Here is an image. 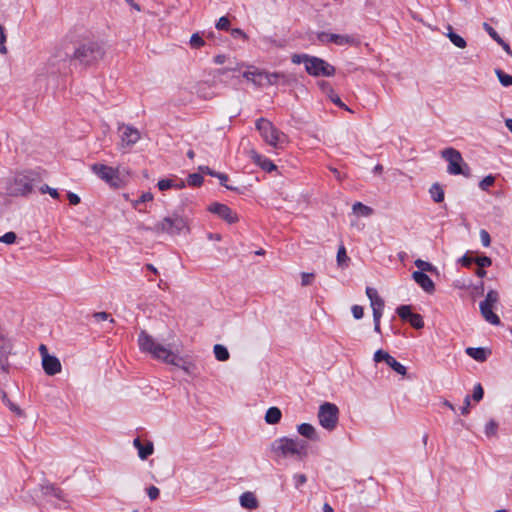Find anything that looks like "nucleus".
I'll return each instance as SVG.
<instances>
[{"mask_svg": "<svg viewBox=\"0 0 512 512\" xmlns=\"http://www.w3.org/2000/svg\"><path fill=\"white\" fill-rule=\"evenodd\" d=\"M270 450L276 460L286 458L303 460L308 455V443L298 437H281L271 443Z\"/></svg>", "mask_w": 512, "mask_h": 512, "instance_id": "obj_1", "label": "nucleus"}, {"mask_svg": "<svg viewBox=\"0 0 512 512\" xmlns=\"http://www.w3.org/2000/svg\"><path fill=\"white\" fill-rule=\"evenodd\" d=\"M106 51L104 44L98 40H88L80 44L74 51L73 59L81 65L93 66L103 60Z\"/></svg>", "mask_w": 512, "mask_h": 512, "instance_id": "obj_2", "label": "nucleus"}, {"mask_svg": "<svg viewBox=\"0 0 512 512\" xmlns=\"http://www.w3.org/2000/svg\"><path fill=\"white\" fill-rule=\"evenodd\" d=\"M291 61L294 64L304 63L306 72L314 77H331L336 72L335 67L322 58L310 56L308 54H294L291 57Z\"/></svg>", "mask_w": 512, "mask_h": 512, "instance_id": "obj_3", "label": "nucleus"}, {"mask_svg": "<svg viewBox=\"0 0 512 512\" xmlns=\"http://www.w3.org/2000/svg\"><path fill=\"white\" fill-rule=\"evenodd\" d=\"M145 230H153L156 233H167L169 235H177L183 231H189L187 220L177 214L165 217L158 222L153 228L146 227Z\"/></svg>", "mask_w": 512, "mask_h": 512, "instance_id": "obj_4", "label": "nucleus"}, {"mask_svg": "<svg viewBox=\"0 0 512 512\" xmlns=\"http://www.w3.org/2000/svg\"><path fill=\"white\" fill-rule=\"evenodd\" d=\"M34 180L35 178L33 172L16 174L8 187L9 195L15 197L27 196L33 191Z\"/></svg>", "mask_w": 512, "mask_h": 512, "instance_id": "obj_5", "label": "nucleus"}, {"mask_svg": "<svg viewBox=\"0 0 512 512\" xmlns=\"http://www.w3.org/2000/svg\"><path fill=\"white\" fill-rule=\"evenodd\" d=\"M256 128L260 132L264 141L273 146L277 147L285 141V134L280 132L275 126L265 118H259L256 121Z\"/></svg>", "mask_w": 512, "mask_h": 512, "instance_id": "obj_6", "label": "nucleus"}, {"mask_svg": "<svg viewBox=\"0 0 512 512\" xmlns=\"http://www.w3.org/2000/svg\"><path fill=\"white\" fill-rule=\"evenodd\" d=\"M441 156L448 162L447 172L451 175H465L468 176L463 170V166L468 169L467 164L464 162L461 153L455 148L449 147L441 151Z\"/></svg>", "mask_w": 512, "mask_h": 512, "instance_id": "obj_7", "label": "nucleus"}, {"mask_svg": "<svg viewBox=\"0 0 512 512\" xmlns=\"http://www.w3.org/2000/svg\"><path fill=\"white\" fill-rule=\"evenodd\" d=\"M153 358L175 368L182 369L186 374H194L195 365L182 354H152Z\"/></svg>", "mask_w": 512, "mask_h": 512, "instance_id": "obj_8", "label": "nucleus"}, {"mask_svg": "<svg viewBox=\"0 0 512 512\" xmlns=\"http://www.w3.org/2000/svg\"><path fill=\"white\" fill-rule=\"evenodd\" d=\"M318 419L320 425L328 430L332 431L336 428L339 419V409L333 404L326 402L319 408Z\"/></svg>", "mask_w": 512, "mask_h": 512, "instance_id": "obj_9", "label": "nucleus"}, {"mask_svg": "<svg viewBox=\"0 0 512 512\" xmlns=\"http://www.w3.org/2000/svg\"><path fill=\"white\" fill-rule=\"evenodd\" d=\"M499 300L496 290H489L485 299L480 303V311L483 318L492 325H499L500 318L493 312L494 305Z\"/></svg>", "mask_w": 512, "mask_h": 512, "instance_id": "obj_10", "label": "nucleus"}, {"mask_svg": "<svg viewBox=\"0 0 512 512\" xmlns=\"http://www.w3.org/2000/svg\"><path fill=\"white\" fill-rule=\"evenodd\" d=\"M92 171L110 186L119 188L122 185V180L119 176V170L104 164H93Z\"/></svg>", "mask_w": 512, "mask_h": 512, "instance_id": "obj_11", "label": "nucleus"}, {"mask_svg": "<svg viewBox=\"0 0 512 512\" xmlns=\"http://www.w3.org/2000/svg\"><path fill=\"white\" fill-rule=\"evenodd\" d=\"M366 295L368 299L370 300V305L373 310V320H374V326L375 330L377 332L380 331V318L383 314L384 309V300L379 296L377 290L372 287L366 288Z\"/></svg>", "mask_w": 512, "mask_h": 512, "instance_id": "obj_12", "label": "nucleus"}, {"mask_svg": "<svg viewBox=\"0 0 512 512\" xmlns=\"http://www.w3.org/2000/svg\"><path fill=\"white\" fill-rule=\"evenodd\" d=\"M118 131L121 132V145L124 146H133L136 144L140 138L141 134L138 129L129 124H120L118 126Z\"/></svg>", "mask_w": 512, "mask_h": 512, "instance_id": "obj_13", "label": "nucleus"}, {"mask_svg": "<svg viewBox=\"0 0 512 512\" xmlns=\"http://www.w3.org/2000/svg\"><path fill=\"white\" fill-rule=\"evenodd\" d=\"M208 211L213 214H216L219 218H221L222 220L226 221L229 224H234L239 220L237 214L230 207L222 203H212L208 207Z\"/></svg>", "mask_w": 512, "mask_h": 512, "instance_id": "obj_14", "label": "nucleus"}, {"mask_svg": "<svg viewBox=\"0 0 512 512\" xmlns=\"http://www.w3.org/2000/svg\"><path fill=\"white\" fill-rule=\"evenodd\" d=\"M138 343L142 352H171L147 334L144 330L139 333Z\"/></svg>", "mask_w": 512, "mask_h": 512, "instance_id": "obj_15", "label": "nucleus"}, {"mask_svg": "<svg viewBox=\"0 0 512 512\" xmlns=\"http://www.w3.org/2000/svg\"><path fill=\"white\" fill-rule=\"evenodd\" d=\"M42 367L47 375H55L61 371L60 360L53 354H42Z\"/></svg>", "mask_w": 512, "mask_h": 512, "instance_id": "obj_16", "label": "nucleus"}, {"mask_svg": "<svg viewBox=\"0 0 512 512\" xmlns=\"http://www.w3.org/2000/svg\"><path fill=\"white\" fill-rule=\"evenodd\" d=\"M386 362L396 373L400 375L406 374V367L399 363L391 354H374V362Z\"/></svg>", "mask_w": 512, "mask_h": 512, "instance_id": "obj_17", "label": "nucleus"}, {"mask_svg": "<svg viewBox=\"0 0 512 512\" xmlns=\"http://www.w3.org/2000/svg\"><path fill=\"white\" fill-rule=\"evenodd\" d=\"M413 280L427 293H433L435 285L432 279L422 271H414L412 273Z\"/></svg>", "mask_w": 512, "mask_h": 512, "instance_id": "obj_18", "label": "nucleus"}, {"mask_svg": "<svg viewBox=\"0 0 512 512\" xmlns=\"http://www.w3.org/2000/svg\"><path fill=\"white\" fill-rule=\"evenodd\" d=\"M330 43H334L338 46L345 45H359L360 41L356 37L352 35H340V34H330Z\"/></svg>", "mask_w": 512, "mask_h": 512, "instance_id": "obj_19", "label": "nucleus"}, {"mask_svg": "<svg viewBox=\"0 0 512 512\" xmlns=\"http://www.w3.org/2000/svg\"><path fill=\"white\" fill-rule=\"evenodd\" d=\"M134 446L138 450V456L144 460L148 456H150L154 451V446L151 441H148L146 444H143L139 438L134 439Z\"/></svg>", "mask_w": 512, "mask_h": 512, "instance_id": "obj_20", "label": "nucleus"}, {"mask_svg": "<svg viewBox=\"0 0 512 512\" xmlns=\"http://www.w3.org/2000/svg\"><path fill=\"white\" fill-rule=\"evenodd\" d=\"M240 505L245 509H256L259 502L253 492L247 491L241 494L239 498Z\"/></svg>", "mask_w": 512, "mask_h": 512, "instance_id": "obj_21", "label": "nucleus"}, {"mask_svg": "<svg viewBox=\"0 0 512 512\" xmlns=\"http://www.w3.org/2000/svg\"><path fill=\"white\" fill-rule=\"evenodd\" d=\"M265 75V71L259 70L257 68L253 67V70H248L243 73V77L246 78L248 81H251L257 86L263 85V76Z\"/></svg>", "mask_w": 512, "mask_h": 512, "instance_id": "obj_22", "label": "nucleus"}, {"mask_svg": "<svg viewBox=\"0 0 512 512\" xmlns=\"http://www.w3.org/2000/svg\"><path fill=\"white\" fill-rule=\"evenodd\" d=\"M252 159L257 165L267 172H271L276 169V165L271 160L256 152H253Z\"/></svg>", "mask_w": 512, "mask_h": 512, "instance_id": "obj_23", "label": "nucleus"}, {"mask_svg": "<svg viewBox=\"0 0 512 512\" xmlns=\"http://www.w3.org/2000/svg\"><path fill=\"white\" fill-rule=\"evenodd\" d=\"M297 431L300 435H302L308 439L317 440L316 430L309 423H302V424L298 425Z\"/></svg>", "mask_w": 512, "mask_h": 512, "instance_id": "obj_24", "label": "nucleus"}, {"mask_svg": "<svg viewBox=\"0 0 512 512\" xmlns=\"http://www.w3.org/2000/svg\"><path fill=\"white\" fill-rule=\"evenodd\" d=\"M263 79H266L267 84L269 85H276L282 81V83L287 82L286 75L281 72H273L269 73L265 71V75L263 76Z\"/></svg>", "mask_w": 512, "mask_h": 512, "instance_id": "obj_25", "label": "nucleus"}, {"mask_svg": "<svg viewBox=\"0 0 512 512\" xmlns=\"http://www.w3.org/2000/svg\"><path fill=\"white\" fill-rule=\"evenodd\" d=\"M281 410L277 407H270L265 414V421L268 424H277L281 420Z\"/></svg>", "mask_w": 512, "mask_h": 512, "instance_id": "obj_26", "label": "nucleus"}, {"mask_svg": "<svg viewBox=\"0 0 512 512\" xmlns=\"http://www.w3.org/2000/svg\"><path fill=\"white\" fill-rule=\"evenodd\" d=\"M429 193H430L432 199L434 200V202H436V203H440L444 200V190L440 186L439 183H434L430 187Z\"/></svg>", "mask_w": 512, "mask_h": 512, "instance_id": "obj_27", "label": "nucleus"}, {"mask_svg": "<svg viewBox=\"0 0 512 512\" xmlns=\"http://www.w3.org/2000/svg\"><path fill=\"white\" fill-rule=\"evenodd\" d=\"M449 33L447 34L449 40L458 48L464 49L467 43L463 37L452 31V27L449 26Z\"/></svg>", "mask_w": 512, "mask_h": 512, "instance_id": "obj_28", "label": "nucleus"}, {"mask_svg": "<svg viewBox=\"0 0 512 512\" xmlns=\"http://www.w3.org/2000/svg\"><path fill=\"white\" fill-rule=\"evenodd\" d=\"M352 210L354 213L365 217L371 216L374 212V210L371 207L364 205L361 202L354 203Z\"/></svg>", "mask_w": 512, "mask_h": 512, "instance_id": "obj_29", "label": "nucleus"}, {"mask_svg": "<svg viewBox=\"0 0 512 512\" xmlns=\"http://www.w3.org/2000/svg\"><path fill=\"white\" fill-rule=\"evenodd\" d=\"M495 73L497 75V78L499 80V82L504 86V87H509V86H512V76L505 73L504 71H502L501 69H496L495 70Z\"/></svg>", "mask_w": 512, "mask_h": 512, "instance_id": "obj_30", "label": "nucleus"}, {"mask_svg": "<svg viewBox=\"0 0 512 512\" xmlns=\"http://www.w3.org/2000/svg\"><path fill=\"white\" fill-rule=\"evenodd\" d=\"M204 181L203 176L200 173H192L187 177V184L194 187H199Z\"/></svg>", "mask_w": 512, "mask_h": 512, "instance_id": "obj_31", "label": "nucleus"}, {"mask_svg": "<svg viewBox=\"0 0 512 512\" xmlns=\"http://www.w3.org/2000/svg\"><path fill=\"white\" fill-rule=\"evenodd\" d=\"M398 316L403 320L407 321L412 315L411 306L409 305H401L397 308Z\"/></svg>", "mask_w": 512, "mask_h": 512, "instance_id": "obj_32", "label": "nucleus"}, {"mask_svg": "<svg viewBox=\"0 0 512 512\" xmlns=\"http://www.w3.org/2000/svg\"><path fill=\"white\" fill-rule=\"evenodd\" d=\"M414 264L418 269H420V271H422L424 273H425V271H427V272L435 271V267L431 263L426 262L422 259L415 260Z\"/></svg>", "mask_w": 512, "mask_h": 512, "instance_id": "obj_33", "label": "nucleus"}, {"mask_svg": "<svg viewBox=\"0 0 512 512\" xmlns=\"http://www.w3.org/2000/svg\"><path fill=\"white\" fill-rule=\"evenodd\" d=\"M410 325L416 329H420L424 326L423 318L420 314L413 313V315L407 320Z\"/></svg>", "mask_w": 512, "mask_h": 512, "instance_id": "obj_34", "label": "nucleus"}, {"mask_svg": "<svg viewBox=\"0 0 512 512\" xmlns=\"http://www.w3.org/2000/svg\"><path fill=\"white\" fill-rule=\"evenodd\" d=\"M190 45L192 48L198 49L205 45V41L198 33H194L190 38Z\"/></svg>", "mask_w": 512, "mask_h": 512, "instance_id": "obj_35", "label": "nucleus"}, {"mask_svg": "<svg viewBox=\"0 0 512 512\" xmlns=\"http://www.w3.org/2000/svg\"><path fill=\"white\" fill-rule=\"evenodd\" d=\"M349 260L347 256L346 249L343 245H341L337 252V263L339 266H343Z\"/></svg>", "mask_w": 512, "mask_h": 512, "instance_id": "obj_36", "label": "nucleus"}, {"mask_svg": "<svg viewBox=\"0 0 512 512\" xmlns=\"http://www.w3.org/2000/svg\"><path fill=\"white\" fill-rule=\"evenodd\" d=\"M497 430H498V424L495 420H490L486 425H485V434L490 437V436H495L497 434Z\"/></svg>", "mask_w": 512, "mask_h": 512, "instance_id": "obj_37", "label": "nucleus"}, {"mask_svg": "<svg viewBox=\"0 0 512 512\" xmlns=\"http://www.w3.org/2000/svg\"><path fill=\"white\" fill-rule=\"evenodd\" d=\"M93 318L97 321H109V324H114L115 320L111 317V315L107 312H96L93 314Z\"/></svg>", "mask_w": 512, "mask_h": 512, "instance_id": "obj_38", "label": "nucleus"}, {"mask_svg": "<svg viewBox=\"0 0 512 512\" xmlns=\"http://www.w3.org/2000/svg\"><path fill=\"white\" fill-rule=\"evenodd\" d=\"M153 200V194L151 192H144L139 199L132 201V206L137 208L140 203H145Z\"/></svg>", "mask_w": 512, "mask_h": 512, "instance_id": "obj_39", "label": "nucleus"}, {"mask_svg": "<svg viewBox=\"0 0 512 512\" xmlns=\"http://www.w3.org/2000/svg\"><path fill=\"white\" fill-rule=\"evenodd\" d=\"M495 182V177L493 175H488L486 177H484L480 183H479V187L484 190V191H487L489 189L490 186H492Z\"/></svg>", "mask_w": 512, "mask_h": 512, "instance_id": "obj_40", "label": "nucleus"}, {"mask_svg": "<svg viewBox=\"0 0 512 512\" xmlns=\"http://www.w3.org/2000/svg\"><path fill=\"white\" fill-rule=\"evenodd\" d=\"M475 263L478 267L485 268L492 265V260L488 256H479L475 258Z\"/></svg>", "mask_w": 512, "mask_h": 512, "instance_id": "obj_41", "label": "nucleus"}, {"mask_svg": "<svg viewBox=\"0 0 512 512\" xmlns=\"http://www.w3.org/2000/svg\"><path fill=\"white\" fill-rule=\"evenodd\" d=\"M16 239L17 235L12 231L5 233L3 236H0V242L8 245L15 243Z\"/></svg>", "mask_w": 512, "mask_h": 512, "instance_id": "obj_42", "label": "nucleus"}, {"mask_svg": "<svg viewBox=\"0 0 512 512\" xmlns=\"http://www.w3.org/2000/svg\"><path fill=\"white\" fill-rule=\"evenodd\" d=\"M483 28L485 29V31L489 34V36L494 40V41H501V37L500 35L496 32V30L490 26L488 23H483Z\"/></svg>", "mask_w": 512, "mask_h": 512, "instance_id": "obj_43", "label": "nucleus"}, {"mask_svg": "<svg viewBox=\"0 0 512 512\" xmlns=\"http://www.w3.org/2000/svg\"><path fill=\"white\" fill-rule=\"evenodd\" d=\"M157 186L159 190L165 191L174 187V181L171 179H161L158 181Z\"/></svg>", "mask_w": 512, "mask_h": 512, "instance_id": "obj_44", "label": "nucleus"}, {"mask_svg": "<svg viewBox=\"0 0 512 512\" xmlns=\"http://www.w3.org/2000/svg\"><path fill=\"white\" fill-rule=\"evenodd\" d=\"M40 192L42 194L48 193L54 199H58L60 196L56 189L49 187L47 184L40 187Z\"/></svg>", "mask_w": 512, "mask_h": 512, "instance_id": "obj_45", "label": "nucleus"}, {"mask_svg": "<svg viewBox=\"0 0 512 512\" xmlns=\"http://www.w3.org/2000/svg\"><path fill=\"white\" fill-rule=\"evenodd\" d=\"M230 26V21L227 17L222 16L216 23V28L218 30H228Z\"/></svg>", "mask_w": 512, "mask_h": 512, "instance_id": "obj_46", "label": "nucleus"}, {"mask_svg": "<svg viewBox=\"0 0 512 512\" xmlns=\"http://www.w3.org/2000/svg\"><path fill=\"white\" fill-rule=\"evenodd\" d=\"M215 177H216V178H218V179H219V181H220V184H221L222 186H224L225 188H227L228 190H231V191L235 190V188H234V187L229 186V185L227 184V181H228V179H229L227 174L218 172V173H217V175H216Z\"/></svg>", "mask_w": 512, "mask_h": 512, "instance_id": "obj_47", "label": "nucleus"}, {"mask_svg": "<svg viewBox=\"0 0 512 512\" xmlns=\"http://www.w3.org/2000/svg\"><path fill=\"white\" fill-rule=\"evenodd\" d=\"M6 42V34L4 32V28L2 25H0V53L6 54L7 53V47L5 46Z\"/></svg>", "mask_w": 512, "mask_h": 512, "instance_id": "obj_48", "label": "nucleus"}, {"mask_svg": "<svg viewBox=\"0 0 512 512\" xmlns=\"http://www.w3.org/2000/svg\"><path fill=\"white\" fill-rule=\"evenodd\" d=\"M483 395H484V391H483L481 384H479V383L476 384L474 386V390H473V395H472L473 399L475 401H480L483 398Z\"/></svg>", "mask_w": 512, "mask_h": 512, "instance_id": "obj_49", "label": "nucleus"}, {"mask_svg": "<svg viewBox=\"0 0 512 512\" xmlns=\"http://www.w3.org/2000/svg\"><path fill=\"white\" fill-rule=\"evenodd\" d=\"M480 239L484 247H488L491 244V238L489 233L485 229L480 230Z\"/></svg>", "mask_w": 512, "mask_h": 512, "instance_id": "obj_50", "label": "nucleus"}, {"mask_svg": "<svg viewBox=\"0 0 512 512\" xmlns=\"http://www.w3.org/2000/svg\"><path fill=\"white\" fill-rule=\"evenodd\" d=\"M9 362L6 354H0V374L5 373L8 369Z\"/></svg>", "mask_w": 512, "mask_h": 512, "instance_id": "obj_51", "label": "nucleus"}, {"mask_svg": "<svg viewBox=\"0 0 512 512\" xmlns=\"http://www.w3.org/2000/svg\"><path fill=\"white\" fill-rule=\"evenodd\" d=\"M242 66H244V64H237L235 67H230V68H221V69H217L215 71V77L217 76H221L223 74H225L226 72L228 71H237L239 70Z\"/></svg>", "mask_w": 512, "mask_h": 512, "instance_id": "obj_52", "label": "nucleus"}, {"mask_svg": "<svg viewBox=\"0 0 512 512\" xmlns=\"http://www.w3.org/2000/svg\"><path fill=\"white\" fill-rule=\"evenodd\" d=\"M351 311L355 319H361L364 315V309L360 305L352 306Z\"/></svg>", "mask_w": 512, "mask_h": 512, "instance_id": "obj_53", "label": "nucleus"}, {"mask_svg": "<svg viewBox=\"0 0 512 512\" xmlns=\"http://www.w3.org/2000/svg\"><path fill=\"white\" fill-rule=\"evenodd\" d=\"M147 494L151 500H156L159 497L160 491L156 486H150L147 489Z\"/></svg>", "mask_w": 512, "mask_h": 512, "instance_id": "obj_54", "label": "nucleus"}, {"mask_svg": "<svg viewBox=\"0 0 512 512\" xmlns=\"http://www.w3.org/2000/svg\"><path fill=\"white\" fill-rule=\"evenodd\" d=\"M294 481L296 488L300 487L301 485L305 484L307 481L306 475L304 474H296L294 475Z\"/></svg>", "mask_w": 512, "mask_h": 512, "instance_id": "obj_55", "label": "nucleus"}, {"mask_svg": "<svg viewBox=\"0 0 512 512\" xmlns=\"http://www.w3.org/2000/svg\"><path fill=\"white\" fill-rule=\"evenodd\" d=\"M314 279V274L313 273H302V285L303 286H307V285H310L312 283Z\"/></svg>", "mask_w": 512, "mask_h": 512, "instance_id": "obj_56", "label": "nucleus"}, {"mask_svg": "<svg viewBox=\"0 0 512 512\" xmlns=\"http://www.w3.org/2000/svg\"><path fill=\"white\" fill-rule=\"evenodd\" d=\"M231 35H232L233 37H235V38H236V37H241V38H243L244 40H247V39H248L247 34H246L242 29H240V28H233V29L231 30Z\"/></svg>", "mask_w": 512, "mask_h": 512, "instance_id": "obj_57", "label": "nucleus"}, {"mask_svg": "<svg viewBox=\"0 0 512 512\" xmlns=\"http://www.w3.org/2000/svg\"><path fill=\"white\" fill-rule=\"evenodd\" d=\"M67 197L71 205H78L81 201L80 197L73 192H68Z\"/></svg>", "mask_w": 512, "mask_h": 512, "instance_id": "obj_58", "label": "nucleus"}, {"mask_svg": "<svg viewBox=\"0 0 512 512\" xmlns=\"http://www.w3.org/2000/svg\"><path fill=\"white\" fill-rule=\"evenodd\" d=\"M330 34L331 33L320 32V33L317 34V39L321 43H330Z\"/></svg>", "mask_w": 512, "mask_h": 512, "instance_id": "obj_59", "label": "nucleus"}, {"mask_svg": "<svg viewBox=\"0 0 512 512\" xmlns=\"http://www.w3.org/2000/svg\"><path fill=\"white\" fill-rule=\"evenodd\" d=\"M461 263L463 266L465 267H469L472 263H475V258L473 257H470L468 255H464L461 259H460Z\"/></svg>", "mask_w": 512, "mask_h": 512, "instance_id": "obj_60", "label": "nucleus"}, {"mask_svg": "<svg viewBox=\"0 0 512 512\" xmlns=\"http://www.w3.org/2000/svg\"><path fill=\"white\" fill-rule=\"evenodd\" d=\"M199 171L201 173H204V174H207V175H210L212 177H215L217 175L218 172L210 169L208 166H199Z\"/></svg>", "mask_w": 512, "mask_h": 512, "instance_id": "obj_61", "label": "nucleus"}, {"mask_svg": "<svg viewBox=\"0 0 512 512\" xmlns=\"http://www.w3.org/2000/svg\"><path fill=\"white\" fill-rule=\"evenodd\" d=\"M331 100L334 104H336L338 107L340 108H344L345 110L347 111H351L342 101L341 99L337 96V95H334L331 97Z\"/></svg>", "mask_w": 512, "mask_h": 512, "instance_id": "obj_62", "label": "nucleus"}, {"mask_svg": "<svg viewBox=\"0 0 512 512\" xmlns=\"http://www.w3.org/2000/svg\"><path fill=\"white\" fill-rule=\"evenodd\" d=\"M469 407H470V397L466 396L464 399V405L461 408V413L466 415L469 413Z\"/></svg>", "mask_w": 512, "mask_h": 512, "instance_id": "obj_63", "label": "nucleus"}, {"mask_svg": "<svg viewBox=\"0 0 512 512\" xmlns=\"http://www.w3.org/2000/svg\"><path fill=\"white\" fill-rule=\"evenodd\" d=\"M477 362H485L487 360V354H469Z\"/></svg>", "mask_w": 512, "mask_h": 512, "instance_id": "obj_64", "label": "nucleus"}]
</instances>
